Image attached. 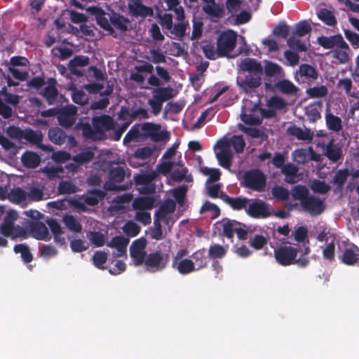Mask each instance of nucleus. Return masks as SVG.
I'll return each mask as SVG.
<instances>
[{"label": "nucleus", "mask_w": 359, "mask_h": 359, "mask_svg": "<svg viewBox=\"0 0 359 359\" xmlns=\"http://www.w3.org/2000/svg\"><path fill=\"white\" fill-rule=\"evenodd\" d=\"M241 73L236 78V84L240 90L252 94L262 84L263 67L256 59L246 57L241 60L239 65Z\"/></svg>", "instance_id": "1"}, {"label": "nucleus", "mask_w": 359, "mask_h": 359, "mask_svg": "<svg viewBox=\"0 0 359 359\" xmlns=\"http://www.w3.org/2000/svg\"><path fill=\"white\" fill-rule=\"evenodd\" d=\"M87 11L95 17L97 24L102 29L114 37L117 36L114 28L121 32H126L128 29L130 20L113 10L107 13L98 6H90L87 8Z\"/></svg>", "instance_id": "2"}, {"label": "nucleus", "mask_w": 359, "mask_h": 359, "mask_svg": "<svg viewBox=\"0 0 359 359\" xmlns=\"http://www.w3.org/2000/svg\"><path fill=\"white\" fill-rule=\"evenodd\" d=\"M126 177V170L121 166L112 168L108 174L109 180L104 183V189L107 191H126L132 185V183L119 184Z\"/></svg>", "instance_id": "3"}, {"label": "nucleus", "mask_w": 359, "mask_h": 359, "mask_svg": "<svg viewBox=\"0 0 359 359\" xmlns=\"http://www.w3.org/2000/svg\"><path fill=\"white\" fill-rule=\"evenodd\" d=\"M241 184L245 188L262 192L265 190L266 177L261 170L258 168L250 169L244 173Z\"/></svg>", "instance_id": "4"}, {"label": "nucleus", "mask_w": 359, "mask_h": 359, "mask_svg": "<svg viewBox=\"0 0 359 359\" xmlns=\"http://www.w3.org/2000/svg\"><path fill=\"white\" fill-rule=\"evenodd\" d=\"M173 89L171 87L154 88L153 96L148 100V104L151 108V112L157 116L162 110L163 103L173 97Z\"/></svg>", "instance_id": "5"}, {"label": "nucleus", "mask_w": 359, "mask_h": 359, "mask_svg": "<svg viewBox=\"0 0 359 359\" xmlns=\"http://www.w3.org/2000/svg\"><path fill=\"white\" fill-rule=\"evenodd\" d=\"M169 260L170 255L168 252L156 250L147 256L144 265L148 271L155 273L165 269Z\"/></svg>", "instance_id": "6"}, {"label": "nucleus", "mask_w": 359, "mask_h": 359, "mask_svg": "<svg viewBox=\"0 0 359 359\" xmlns=\"http://www.w3.org/2000/svg\"><path fill=\"white\" fill-rule=\"evenodd\" d=\"M237 41V34L233 30L222 32L217 40V53L220 57H227L233 50Z\"/></svg>", "instance_id": "7"}, {"label": "nucleus", "mask_w": 359, "mask_h": 359, "mask_svg": "<svg viewBox=\"0 0 359 359\" xmlns=\"http://www.w3.org/2000/svg\"><path fill=\"white\" fill-rule=\"evenodd\" d=\"M246 214L254 219H266L273 215V207L260 199H250Z\"/></svg>", "instance_id": "8"}, {"label": "nucleus", "mask_w": 359, "mask_h": 359, "mask_svg": "<svg viewBox=\"0 0 359 359\" xmlns=\"http://www.w3.org/2000/svg\"><path fill=\"white\" fill-rule=\"evenodd\" d=\"M158 177L156 171L140 173L134 176V182L136 186H139L138 190L142 194H152L156 191V185L154 181Z\"/></svg>", "instance_id": "9"}, {"label": "nucleus", "mask_w": 359, "mask_h": 359, "mask_svg": "<svg viewBox=\"0 0 359 359\" xmlns=\"http://www.w3.org/2000/svg\"><path fill=\"white\" fill-rule=\"evenodd\" d=\"M299 250L291 245H280L274 250V258L277 263L281 266L294 264L297 257Z\"/></svg>", "instance_id": "10"}, {"label": "nucleus", "mask_w": 359, "mask_h": 359, "mask_svg": "<svg viewBox=\"0 0 359 359\" xmlns=\"http://www.w3.org/2000/svg\"><path fill=\"white\" fill-rule=\"evenodd\" d=\"M262 107L260 101L252 102L251 100H245L242 107V113L241 114V120L248 125H258L261 121L258 116H255L256 112L261 113Z\"/></svg>", "instance_id": "11"}, {"label": "nucleus", "mask_w": 359, "mask_h": 359, "mask_svg": "<svg viewBox=\"0 0 359 359\" xmlns=\"http://www.w3.org/2000/svg\"><path fill=\"white\" fill-rule=\"evenodd\" d=\"M78 109L73 104L59 107L57 121L59 125L65 128H70L76 121Z\"/></svg>", "instance_id": "12"}, {"label": "nucleus", "mask_w": 359, "mask_h": 359, "mask_svg": "<svg viewBox=\"0 0 359 359\" xmlns=\"http://www.w3.org/2000/svg\"><path fill=\"white\" fill-rule=\"evenodd\" d=\"M142 130L154 142H167L170 137V133L168 131H161V126L159 124L149 122L144 123L142 126Z\"/></svg>", "instance_id": "13"}, {"label": "nucleus", "mask_w": 359, "mask_h": 359, "mask_svg": "<svg viewBox=\"0 0 359 359\" xmlns=\"http://www.w3.org/2000/svg\"><path fill=\"white\" fill-rule=\"evenodd\" d=\"M301 207L303 210L308 212L310 215L316 217L324 212L325 204L320 198L310 195L306 200L302 201Z\"/></svg>", "instance_id": "14"}, {"label": "nucleus", "mask_w": 359, "mask_h": 359, "mask_svg": "<svg viewBox=\"0 0 359 359\" xmlns=\"http://www.w3.org/2000/svg\"><path fill=\"white\" fill-rule=\"evenodd\" d=\"M318 43L325 49L339 48L349 49L348 45L344 40L341 34L330 36H320L317 39Z\"/></svg>", "instance_id": "15"}, {"label": "nucleus", "mask_w": 359, "mask_h": 359, "mask_svg": "<svg viewBox=\"0 0 359 359\" xmlns=\"http://www.w3.org/2000/svg\"><path fill=\"white\" fill-rule=\"evenodd\" d=\"M92 123L94 128H95L99 137H102V140L103 139L106 131L112 130L115 127L114 120L109 115L93 117Z\"/></svg>", "instance_id": "16"}, {"label": "nucleus", "mask_w": 359, "mask_h": 359, "mask_svg": "<svg viewBox=\"0 0 359 359\" xmlns=\"http://www.w3.org/2000/svg\"><path fill=\"white\" fill-rule=\"evenodd\" d=\"M90 63V58L86 55H76L70 60L68 63V68L70 73L78 78L84 76V72L81 70L82 67H86Z\"/></svg>", "instance_id": "17"}, {"label": "nucleus", "mask_w": 359, "mask_h": 359, "mask_svg": "<svg viewBox=\"0 0 359 359\" xmlns=\"http://www.w3.org/2000/svg\"><path fill=\"white\" fill-rule=\"evenodd\" d=\"M176 209V203L172 199H166L158 208L154 214V218L166 224H169V215L175 212Z\"/></svg>", "instance_id": "18"}, {"label": "nucleus", "mask_w": 359, "mask_h": 359, "mask_svg": "<svg viewBox=\"0 0 359 359\" xmlns=\"http://www.w3.org/2000/svg\"><path fill=\"white\" fill-rule=\"evenodd\" d=\"M219 198H221L224 203L228 204L234 210H245L250 202V199L245 196L231 197L226 194L222 192L220 194Z\"/></svg>", "instance_id": "19"}, {"label": "nucleus", "mask_w": 359, "mask_h": 359, "mask_svg": "<svg viewBox=\"0 0 359 359\" xmlns=\"http://www.w3.org/2000/svg\"><path fill=\"white\" fill-rule=\"evenodd\" d=\"M129 238L123 236H116L111 238L107 246L116 248V252L113 253L114 257H119L126 255L127 246L129 243Z\"/></svg>", "instance_id": "20"}, {"label": "nucleus", "mask_w": 359, "mask_h": 359, "mask_svg": "<svg viewBox=\"0 0 359 359\" xmlns=\"http://www.w3.org/2000/svg\"><path fill=\"white\" fill-rule=\"evenodd\" d=\"M142 2V1H131V3L128 4L129 11L131 15L136 18L153 16V8L143 5Z\"/></svg>", "instance_id": "21"}, {"label": "nucleus", "mask_w": 359, "mask_h": 359, "mask_svg": "<svg viewBox=\"0 0 359 359\" xmlns=\"http://www.w3.org/2000/svg\"><path fill=\"white\" fill-rule=\"evenodd\" d=\"M74 129L81 130L83 137L86 140L93 141L102 140V137H99L95 128L92 126L88 122L80 121L75 125Z\"/></svg>", "instance_id": "22"}, {"label": "nucleus", "mask_w": 359, "mask_h": 359, "mask_svg": "<svg viewBox=\"0 0 359 359\" xmlns=\"http://www.w3.org/2000/svg\"><path fill=\"white\" fill-rule=\"evenodd\" d=\"M135 70L136 72H132L130 75V79L137 83H142L145 78L142 73L152 74L154 71V66L149 62H144L141 65L135 66Z\"/></svg>", "instance_id": "23"}, {"label": "nucleus", "mask_w": 359, "mask_h": 359, "mask_svg": "<svg viewBox=\"0 0 359 359\" xmlns=\"http://www.w3.org/2000/svg\"><path fill=\"white\" fill-rule=\"evenodd\" d=\"M30 231L33 236L37 240L47 241L50 239L48 228L41 222H34L31 223Z\"/></svg>", "instance_id": "24"}, {"label": "nucleus", "mask_w": 359, "mask_h": 359, "mask_svg": "<svg viewBox=\"0 0 359 359\" xmlns=\"http://www.w3.org/2000/svg\"><path fill=\"white\" fill-rule=\"evenodd\" d=\"M105 195L104 191L94 189L88 191L82 196V198L86 205L95 206L104 199Z\"/></svg>", "instance_id": "25"}, {"label": "nucleus", "mask_w": 359, "mask_h": 359, "mask_svg": "<svg viewBox=\"0 0 359 359\" xmlns=\"http://www.w3.org/2000/svg\"><path fill=\"white\" fill-rule=\"evenodd\" d=\"M21 162L24 167L34 169L40 165L41 157L34 151H26L21 156Z\"/></svg>", "instance_id": "26"}, {"label": "nucleus", "mask_w": 359, "mask_h": 359, "mask_svg": "<svg viewBox=\"0 0 359 359\" xmlns=\"http://www.w3.org/2000/svg\"><path fill=\"white\" fill-rule=\"evenodd\" d=\"M207 4L203 6L204 12L211 18L219 19L224 15L225 11L224 5L216 4V1H205Z\"/></svg>", "instance_id": "27"}, {"label": "nucleus", "mask_w": 359, "mask_h": 359, "mask_svg": "<svg viewBox=\"0 0 359 359\" xmlns=\"http://www.w3.org/2000/svg\"><path fill=\"white\" fill-rule=\"evenodd\" d=\"M287 133L299 140L311 142L313 138V133L309 128L303 130L296 125H292L287 128Z\"/></svg>", "instance_id": "28"}, {"label": "nucleus", "mask_w": 359, "mask_h": 359, "mask_svg": "<svg viewBox=\"0 0 359 359\" xmlns=\"http://www.w3.org/2000/svg\"><path fill=\"white\" fill-rule=\"evenodd\" d=\"M219 147L220 151L216 152V157L219 164L224 168L229 169L232 163V154L231 151L224 145H221Z\"/></svg>", "instance_id": "29"}, {"label": "nucleus", "mask_w": 359, "mask_h": 359, "mask_svg": "<svg viewBox=\"0 0 359 359\" xmlns=\"http://www.w3.org/2000/svg\"><path fill=\"white\" fill-rule=\"evenodd\" d=\"M155 198L153 196H140L133 202V208L136 210H151L154 206Z\"/></svg>", "instance_id": "30"}, {"label": "nucleus", "mask_w": 359, "mask_h": 359, "mask_svg": "<svg viewBox=\"0 0 359 359\" xmlns=\"http://www.w3.org/2000/svg\"><path fill=\"white\" fill-rule=\"evenodd\" d=\"M22 139L44 149V146L41 145L43 140V133L41 130L25 128L24 129Z\"/></svg>", "instance_id": "31"}, {"label": "nucleus", "mask_w": 359, "mask_h": 359, "mask_svg": "<svg viewBox=\"0 0 359 359\" xmlns=\"http://www.w3.org/2000/svg\"><path fill=\"white\" fill-rule=\"evenodd\" d=\"M172 267L182 275L189 274L196 271L193 260L187 258L177 261L176 263L172 262Z\"/></svg>", "instance_id": "32"}, {"label": "nucleus", "mask_w": 359, "mask_h": 359, "mask_svg": "<svg viewBox=\"0 0 359 359\" xmlns=\"http://www.w3.org/2000/svg\"><path fill=\"white\" fill-rule=\"evenodd\" d=\"M27 199V191L21 187H14L8 192V200L14 204H22L25 203Z\"/></svg>", "instance_id": "33"}, {"label": "nucleus", "mask_w": 359, "mask_h": 359, "mask_svg": "<svg viewBox=\"0 0 359 359\" xmlns=\"http://www.w3.org/2000/svg\"><path fill=\"white\" fill-rule=\"evenodd\" d=\"M274 88L285 95H294L299 90V88L287 79L278 81L274 84Z\"/></svg>", "instance_id": "34"}, {"label": "nucleus", "mask_w": 359, "mask_h": 359, "mask_svg": "<svg viewBox=\"0 0 359 359\" xmlns=\"http://www.w3.org/2000/svg\"><path fill=\"white\" fill-rule=\"evenodd\" d=\"M325 155L332 162H337L342 157V151L339 145L331 140L326 146Z\"/></svg>", "instance_id": "35"}, {"label": "nucleus", "mask_w": 359, "mask_h": 359, "mask_svg": "<svg viewBox=\"0 0 359 359\" xmlns=\"http://www.w3.org/2000/svg\"><path fill=\"white\" fill-rule=\"evenodd\" d=\"M191 260L194 263L196 271L207 267L208 264V259L205 255V250L204 248L200 249L194 252L191 256Z\"/></svg>", "instance_id": "36"}, {"label": "nucleus", "mask_w": 359, "mask_h": 359, "mask_svg": "<svg viewBox=\"0 0 359 359\" xmlns=\"http://www.w3.org/2000/svg\"><path fill=\"white\" fill-rule=\"evenodd\" d=\"M48 135L50 141L57 145L63 144L67 137L65 132L57 127L50 128Z\"/></svg>", "instance_id": "37"}, {"label": "nucleus", "mask_w": 359, "mask_h": 359, "mask_svg": "<svg viewBox=\"0 0 359 359\" xmlns=\"http://www.w3.org/2000/svg\"><path fill=\"white\" fill-rule=\"evenodd\" d=\"M325 123L330 130L337 133L342 129V121L341 118L334 115L328 109L325 114Z\"/></svg>", "instance_id": "38"}, {"label": "nucleus", "mask_w": 359, "mask_h": 359, "mask_svg": "<svg viewBox=\"0 0 359 359\" xmlns=\"http://www.w3.org/2000/svg\"><path fill=\"white\" fill-rule=\"evenodd\" d=\"M291 195L294 201H299L300 205L304 200H306L311 194L309 189L302 184L294 186L291 190Z\"/></svg>", "instance_id": "39"}, {"label": "nucleus", "mask_w": 359, "mask_h": 359, "mask_svg": "<svg viewBox=\"0 0 359 359\" xmlns=\"http://www.w3.org/2000/svg\"><path fill=\"white\" fill-rule=\"evenodd\" d=\"M62 222L66 227L72 232L81 233L82 225L74 216L72 215H65L62 218Z\"/></svg>", "instance_id": "40"}, {"label": "nucleus", "mask_w": 359, "mask_h": 359, "mask_svg": "<svg viewBox=\"0 0 359 359\" xmlns=\"http://www.w3.org/2000/svg\"><path fill=\"white\" fill-rule=\"evenodd\" d=\"M220 223L222 225V234L225 237L231 239L233 238L234 229L236 225H238V222L236 220L229 219L228 218L223 219Z\"/></svg>", "instance_id": "41"}, {"label": "nucleus", "mask_w": 359, "mask_h": 359, "mask_svg": "<svg viewBox=\"0 0 359 359\" xmlns=\"http://www.w3.org/2000/svg\"><path fill=\"white\" fill-rule=\"evenodd\" d=\"M299 74L307 79L316 80L318 73L315 67L308 64H302L299 67Z\"/></svg>", "instance_id": "42"}, {"label": "nucleus", "mask_w": 359, "mask_h": 359, "mask_svg": "<svg viewBox=\"0 0 359 359\" xmlns=\"http://www.w3.org/2000/svg\"><path fill=\"white\" fill-rule=\"evenodd\" d=\"M267 77H273V76H282L283 74V70L282 67L273 62L268 61L263 69V73Z\"/></svg>", "instance_id": "43"}, {"label": "nucleus", "mask_w": 359, "mask_h": 359, "mask_svg": "<svg viewBox=\"0 0 359 359\" xmlns=\"http://www.w3.org/2000/svg\"><path fill=\"white\" fill-rule=\"evenodd\" d=\"M41 95L46 100L48 104H53L58 95V90L55 86V82L45 87Z\"/></svg>", "instance_id": "44"}, {"label": "nucleus", "mask_w": 359, "mask_h": 359, "mask_svg": "<svg viewBox=\"0 0 359 359\" xmlns=\"http://www.w3.org/2000/svg\"><path fill=\"white\" fill-rule=\"evenodd\" d=\"M13 250L15 253H20L24 263L28 264L33 260V255L29 248L25 243L17 244L14 246Z\"/></svg>", "instance_id": "45"}, {"label": "nucleus", "mask_w": 359, "mask_h": 359, "mask_svg": "<svg viewBox=\"0 0 359 359\" xmlns=\"http://www.w3.org/2000/svg\"><path fill=\"white\" fill-rule=\"evenodd\" d=\"M27 196L29 201L37 202L43 199V189L39 185H32L27 189Z\"/></svg>", "instance_id": "46"}, {"label": "nucleus", "mask_w": 359, "mask_h": 359, "mask_svg": "<svg viewBox=\"0 0 359 359\" xmlns=\"http://www.w3.org/2000/svg\"><path fill=\"white\" fill-rule=\"evenodd\" d=\"M15 213H9L4 219V222L1 226V233L3 236H10L13 230V221L16 219Z\"/></svg>", "instance_id": "47"}, {"label": "nucleus", "mask_w": 359, "mask_h": 359, "mask_svg": "<svg viewBox=\"0 0 359 359\" xmlns=\"http://www.w3.org/2000/svg\"><path fill=\"white\" fill-rule=\"evenodd\" d=\"M94 156V152L90 149H86L80 153L74 155L72 156V160L76 163L82 165L91 161Z\"/></svg>", "instance_id": "48"}, {"label": "nucleus", "mask_w": 359, "mask_h": 359, "mask_svg": "<svg viewBox=\"0 0 359 359\" xmlns=\"http://www.w3.org/2000/svg\"><path fill=\"white\" fill-rule=\"evenodd\" d=\"M322 107L320 102L309 106L306 109V115L309 122L315 123L321 118L320 109Z\"/></svg>", "instance_id": "49"}, {"label": "nucleus", "mask_w": 359, "mask_h": 359, "mask_svg": "<svg viewBox=\"0 0 359 359\" xmlns=\"http://www.w3.org/2000/svg\"><path fill=\"white\" fill-rule=\"evenodd\" d=\"M226 254V249L219 244L211 245L208 250V257L215 260L221 259Z\"/></svg>", "instance_id": "50"}, {"label": "nucleus", "mask_w": 359, "mask_h": 359, "mask_svg": "<svg viewBox=\"0 0 359 359\" xmlns=\"http://www.w3.org/2000/svg\"><path fill=\"white\" fill-rule=\"evenodd\" d=\"M318 18L329 26H334L337 21L333 13L326 8H322L318 13Z\"/></svg>", "instance_id": "51"}, {"label": "nucleus", "mask_w": 359, "mask_h": 359, "mask_svg": "<svg viewBox=\"0 0 359 359\" xmlns=\"http://www.w3.org/2000/svg\"><path fill=\"white\" fill-rule=\"evenodd\" d=\"M273 197L278 201H285L289 199L290 192L283 187L276 185L271 190Z\"/></svg>", "instance_id": "52"}, {"label": "nucleus", "mask_w": 359, "mask_h": 359, "mask_svg": "<svg viewBox=\"0 0 359 359\" xmlns=\"http://www.w3.org/2000/svg\"><path fill=\"white\" fill-rule=\"evenodd\" d=\"M294 161L298 164H304L307 163L310 158L309 151L306 149H298L292 154Z\"/></svg>", "instance_id": "53"}, {"label": "nucleus", "mask_w": 359, "mask_h": 359, "mask_svg": "<svg viewBox=\"0 0 359 359\" xmlns=\"http://www.w3.org/2000/svg\"><path fill=\"white\" fill-rule=\"evenodd\" d=\"M306 93L311 98H321L327 95L328 90L325 86L321 85L309 88Z\"/></svg>", "instance_id": "54"}, {"label": "nucleus", "mask_w": 359, "mask_h": 359, "mask_svg": "<svg viewBox=\"0 0 359 359\" xmlns=\"http://www.w3.org/2000/svg\"><path fill=\"white\" fill-rule=\"evenodd\" d=\"M205 212H212V219H215L218 217L221 214L219 208L217 205L211 203L209 201H205V203L201 208L200 212L203 213Z\"/></svg>", "instance_id": "55"}, {"label": "nucleus", "mask_w": 359, "mask_h": 359, "mask_svg": "<svg viewBox=\"0 0 359 359\" xmlns=\"http://www.w3.org/2000/svg\"><path fill=\"white\" fill-rule=\"evenodd\" d=\"M298 170H299L298 168L292 163L286 164L282 168V172L287 177H290V180H286V181L290 183L294 182V179L297 176Z\"/></svg>", "instance_id": "56"}, {"label": "nucleus", "mask_w": 359, "mask_h": 359, "mask_svg": "<svg viewBox=\"0 0 359 359\" xmlns=\"http://www.w3.org/2000/svg\"><path fill=\"white\" fill-rule=\"evenodd\" d=\"M288 46L293 50L297 52H303L307 50V47L304 43L296 36H290L287 41Z\"/></svg>", "instance_id": "57"}, {"label": "nucleus", "mask_w": 359, "mask_h": 359, "mask_svg": "<svg viewBox=\"0 0 359 359\" xmlns=\"http://www.w3.org/2000/svg\"><path fill=\"white\" fill-rule=\"evenodd\" d=\"M230 143L237 154L243 152L245 142L242 135H233L230 139Z\"/></svg>", "instance_id": "58"}, {"label": "nucleus", "mask_w": 359, "mask_h": 359, "mask_svg": "<svg viewBox=\"0 0 359 359\" xmlns=\"http://www.w3.org/2000/svg\"><path fill=\"white\" fill-rule=\"evenodd\" d=\"M313 192L320 194H325L330 190V186L324 181L318 180H313L311 185Z\"/></svg>", "instance_id": "59"}, {"label": "nucleus", "mask_w": 359, "mask_h": 359, "mask_svg": "<svg viewBox=\"0 0 359 359\" xmlns=\"http://www.w3.org/2000/svg\"><path fill=\"white\" fill-rule=\"evenodd\" d=\"M130 255L134 264L137 266L145 264L146 258L148 255L145 250H130Z\"/></svg>", "instance_id": "60"}, {"label": "nucleus", "mask_w": 359, "mask_h": 359, "mask_svg": "<svg viewBox=\"0 0 359 359\" xmlns=\"http://www.w3.org/2000/svg\"><path fill=\"white\" fill-rule=\"evenodd\" d=\"M312 30L311 26L306 21H301L295 26L294 34L302 37L309 34Z\"/></svg>", "instance_id": "61"}, {"label": "nucleus", "mask_w": 359, "mask_h": 359, "mask_svg": "<svg viewBox=\"0 0 359 359\" xmlns=\"http://www.w3.org/2000/svg\"><path fill=\"white\" fill-rule=\"evenodd\" d=\"M58 191L62 194H74L77 191V187L69 181H62L58 185Z\"/></svg>", "instance_id": "62"}, {"label": "nucleus", "mask_w": 359, "mask_h": 359, "mask_svg": "<svg viewBox=\"0 0 359 359\" xmlns=\"http://www.w3.org/2000/svg\"><path fill=\"white\" fill-rule=\"evenodd\" d=\"M187 191V188L185 186L179 187L175 189L172 191V196L175 199V203L183 206L185 202Z\"/></svg>", "instance_id": "63"}, {"label": "nucleus", "mask_w": 359, "mask_h": 359, "mask_svg": "<svg viewBox=\"0 0 359 359\" xmlns=\"http://www.w3.org/2000/svg\"><path fill=\"white\" fill-rule=\"evenodd\" d=\"M268 240L263 235L256 234L250 241V245L254 249L262 250L267 244Z\"/></svg>", "instance_id": "64"}]
</instances>
